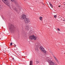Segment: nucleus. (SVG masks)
Returning <instances> with one entry per match:
<instances>
[{
  "instance_id": "a878e982",
  "label": "nucleus",
  "mask_w": 65,
  "mask_h": 65,
  "mask_svg": "<svg viewBox=\"0 0 65 65\" xmlns=\"http://www.w3.org/2000/svg\"><path fill=\"white\" fill-rule=\"evenodd\" d=\"M0 7H1V6L0 5Z\"/></svg>"
},
{
  "instance_id": "2eb2a0df",
  "label": "nucleus",
  "mask_w": 65,
  "mask_h": 65,
  "mask_svg": "<svg viewBox=\"0 0 65 65\" xmlns=\"http://www.w3.org/2000/svg\"><path fill=\"white\" fill-rule=\"evenodd\" d=\"M37 64H38V63H39V61H37L36 62Z\"/></svg>"
},
{
  "instance_id": "4468645a",
  "label": "nucleus",
  "mask_w": 65,
  "mask_h": 65,
  "mask_svg": "<svg viewBox=\"0 0 65 65\" xmlns=\"http://www.w3.org/2000/svg\"><path fill=\"white\" fill-rule=\"evenodd\" d=\"M53 57L54 58V59H55V60L56 61H57V58H56V57H55V56H53Z\"/></svg>"
},
{
  "instance_id": "9d476101",
  "label": "nucleus",
  "mask_w": 65,
  "mask_h": 65,
  "mask_svg": "<svg viewBox=\"0 0 65 65\" xmlns=\"http://www.w3.org/2000/svg\"><path fill=\"white\" fill-rule=\"evenodd\" d=\"M32 63V61H30L29 65H32L33 64Z\"/></svg>"
},
{
  "instance_id": "f8f14e48",
  "label": "nucleus",
  "mask_w": 65,
  "mask_h": 65,
  "mask_svg": "<svg viewBox=\"0 0 65 65\" xmlns=\"http://www.w3.org/2000/svg\"><path fill=\"white\" fill-rule=\"evenodd\" d=\"M39 19L41 21H42V17H40L39 18Z\"/></svg>"
},
{
  "instance_id": "412c9836",
  "label": "nucleus",
  "mask_w": 65,
  "mask_h": 65,
  "mask_svg": "<svg viewBox=\"0 0 65 65\" xmlns=\"http://www.w3.org/2000/svg\"><path fill=\"white\" fill-rule=\"evenodd\" d=\"M11 0L12 2H14V0Z\"/></svg>"
},
{
  "instance_id": "b1692460",
  "label": "nucleus",
  "mask_w": 65,
  "mask_h": 65,
  "mask_svg": "<svg viewBox=\"0 0 65 65\" xmlns=\"http://www.w3.org/2000/svg\"><path fill=\"white\" fill-rule=\"evenodd\" d=\"M36 44V45H37V44Z\"/></svg>"
},
{
  "instance_id": "20e7f679",
  "label": "nucleus",
  "mask_w": 65,
  "mask_h": 65,
  "mask_svg": "<svg viewBox=\"0 0 65 65\" xmlns=\"http://www.w3.org/2000/svg\"><path fill=\"white\" fill-rule=\"evenodd\" d=\"M40 49L42 52H43V53H46V51L44 50V49L42 47H40Z\"/></svg>"
},
{
  "instance_id": "f3484780",
  "label": "nucleus",
  "mask_w": 65,
  "mask_h": 65,
  "mask_svg": "<svg viewBox=\"0 0 65 65\" xmlns=\"http://www.w3.org/2000/svg\"><path fill=\"white\" fill-rule=\"evenodd\" d=\"M54 17L55 18H57V15H54Z\"/></svg>"
},
{
  "instance_id": "7ed1b4c3",
  "label": "nucleus",
  "mask_w": 65,
  "mask_h": 65,
  "mask_svg": "<svg viewBox=\"0 0 65 65\" xmlns=\"http://www.w3.org/2000/svg\"><path fill=\"white\" fill-rule=\"evenodd\" d=\"M24 21L26 24H28L30 22V20L29 18H25L24 19Z\"/></svg>"
},
{
  "instance_id": "6ab92c4d",
  "label": "nucleus",
  "mask_w": 65,
  "mask_h": 65,
  "mask_svg": "<svg viewBox=\"0 0 65 65\" xmlns=\"http://www.w3.org/2000/svg\"><path fill=\"white\" fill-rule=\"evenodd\" d=\"M57 30H58V31H60V29H59V28H57Z\"/></svg>"
},
{
  "instance_id": "f03ea898",
  "label": "nucleus",
  "mask_w": 65,
  "mask_h": 65,
  "mask_svg": "<svg viewBox=\"0 0 65 65\" xmlns=\"http://www.w3.org/2000/svg\"><path fill=\"white\" fill-rule=\"evenodd\" d=\"M10 29L11 30V32H14V26L12 25H11L10 27Z\"/></svg>"
},
{
  "instance_id": "ddd939ff",
  "label": "nucleus",
  "mask_w": 65,
  "mask_h": 65,
  "mask_svg": "<svg viewBox=\"0 0 65 65\" xmlns=\"http://www.w3.org/2000/svg\"><path fill=\"white\" fill-rule=\"evenodd\" d=\"M50 6H51V7H52V8H53V5H52V4H51V2L50 3Z\"/></svg>"
},
{
  "instance_id": "1a4fd4ad",
  "label": "nucleus",
  "mask_w": 65,
  "mask_h": 65,
  "mask_svg": "<svg viewBox=\"0 0 65 65\" xmlns=\"http://www.w3.org/2000/svg\"><path fill=\"white\" fill-rule=\"evenodd\" d=\"M36 39H37V37L34 35L33 39H34V40H36Z\"/></svg>"
},
{
  "instance_id": "a211bd4d",
  "label": "nucleus",
  "mask_w": 65,
  "mask_h": 65,
  "mask_svg": "<svg viewBox=\"0 0 65 65\" xmlns=\"http://www.w3.org/2000/svg\"><path fill=\"white\" fill-rule=\"evenodd\" d=\"M56 62H57V63H58V64H59V61H58V60H57L56 61Z\"/></svg>"
},
{
  "instance_id": "aec40b11",
  "label": "nucleus",
  "mask_w": 65,
  "mask_h": 65,
  "mask_svg": "<svg viewBox=\"0 0 65 65\" xmlns=\"http://www.w3.org/2000/svg\"><path fill=\"white\" fill-rule=\"evenodd\" d=\"M12 43H11L10 44V45H12Z\"/></svg>"
},
{
  "instance_id": "f257e3e1",
  "label": "nucleus",
  "mask_w": 65,
  "mask_h": 65,
  "mask_svg": "<svg viewBox=\"0 0 65 65\" xmlns=\"http://www.w3.org/2000/svg\"><path fill=\"white\" fill-rule=\"evenodd\" d=\"M2 1L8 6H10V3L7 0H2Z\"/></svg>"
},
{
  "instance_id": "423d86ee",
  "label": "nucleus",
  "mask_w": 65,
  "mask_h": 65,
  "mask_svg": "<svg viewBox=\"0 0 65 65\" xmlns=\"http://www.w3.org/2000/svg\"><path fill=\"white\" fill-rule=\"evenodd\" d=\"M48 62L49 63H50V65H55V63L54 62L50 60H48Z\"/></svg>"
},
{
  "instance_id": "39448f33",
  "label": "nucleus",
  "mask_w": 65,
  "mask_h": 65,
  "mask_svg": "<svg viewBox=\"0 0 65 65\" xmlns=\"http://www.w3.org/2000/svg\"><path fill=\"white\" fill-rule=\"evenodd\" d=\"M26 15L25 14H23L20 17V19L21 20H24V19H26Z\"/></svg>"
},
{
  "instance_id": "0eeeda50",
  "label": "nucleus",
  "mask_w": 65,
  "mask_h": 65,
  "mask_svg": "<svg viewBox=\"0 0 65 65\" xmlns=\"http://www.w3.org/2000/svg\"><path fill=\"white\" fill-rule=\"evenodd\" d=\"M34 35L30 36L29 37V39L30 40H33V37Z\"/></svg>"
},
{
  "instance_id": "dca6fc26",
  "label": "nucleus",
  "mask_w": 65,
  "mask_h": 65,
  "mask_svg": "<svg viewBox=\"0 0 65 65\" xmlns=\"http://www.w3.org/2000/svg\"><path fill=\"white\" fill-rule=\"evenodd\" d=\"M0 46H3V44L2 43H0Z\"/></svg>"
},
{
  "instance_id": "4be33fe9",
  "label": "nucleus",
  "mask_w": 65,
  "mask_h": 65,
  "mask_svg": "<svg viewBox=\"0 0 65 65\" xmlns=\"http://www.w3.org/2000/svg\"><path fill=\"white\" fill-rule=\"evenodd\" d=\"M12 60H14V58L13 57L12 58Z\"/></svg>"
},
{
  "instance_id": "5701e85b",
  "label": "nucleus",
  "mask_w": 65,
  "mask_h": 65,
  "mask_svg": "<svg viewBox=\"0 0 65 65\" xmlns=\"http://www.w3.org/2000/svg\"><path fill=\"white\" fill-rule=\"evenodd\" d=\"M14 45H15V46H14L15 47H16V45L15 44H14Z\"/></svg>"
},
{
  "instance_id": "6e6552de",
  "label": "nucleus",
  "mask_w": 65,
  "mask_h": 65,
  "mask_svg": "<svg viewBox=\"0 0 65 65\" xmlns=\"http://www.w3.org/2000/svg\"><path fill=\"white\" fill-rule=\"evenodd\" d=\"M36 44V46H35V50L36 51H38V45H37Z\"/></svg>"
},
{
  "instance_id": "393cba45",
  "label": "nucleus",
  "mask_w": 65,
  "mask_h": 65,
  "mask_svg": "<svg viewBox=\"0 0 65 65\" xmlns=\"http://www.w3.org/2000/svg\"><path fill=\"white\" fill-rule=\"evenodd\" d=\"M58 7H60V6H59Z\"/></svg>"
},
{
  "instance_id": "9b49d317",
  "label": "nucleus",
  "mask_w": 65,
  "mask_h": 65,
  "mask_svg": "<svg viewBox=\"0 0 65 65\" xmlns=\"http://www.w3.org/2000/svg\"><path fill=\"white\" fill-rule=\"evenodd\" d=\"M29 27L28 26H27L26 27V30H28L29 29Z\"/></svg>"
}]
</instances>
